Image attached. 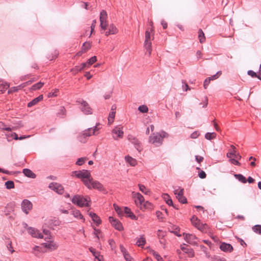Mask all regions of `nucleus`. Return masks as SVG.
Wrapping results in <instances>:
<instances>
[{
  "mask_svg": "<svg viewBox=\"0 0 261 261\" xmlns=\"http://www.w3.org/2000/svg\"><path fill=\"white\" fill-rule=\"evenodd\" d=\"M168 134L165 131L160 133H153L149 138V142L156 146H159L163 143V139L167 138Z\"/></svg>",
  "mask_w": 261,
  "mask_h": 261,
  "instance_id": "f257e3e1",
  "label": "nucleus"
},
{
  "mask_svg": "<svg viewBox=\"0 0 261 261\" xmlns=\"http://www.w3.org/2000/svg\"><path fill=\"white\" fill-rule=\"evenodd\" d=\"M241 156L238 152L236 147L233 145H229V162L234 165L241 166L239 161Z\"/></svg>",
  "mask_w": 261,
  "mask_h": 261,
  "instance_id": "f03ea898",
  "label": "nucleus"
},
{
  "mask_svg": "<svg viewBox=\"0 0 261 261\" xmlns=\"http://www.w3.org/2000/svg\"><path fill=\"white\" fill-rule=\"evenodd\" d=\"M72 202L80 207L89 206L90 202V198L88 196L84 197L82 195H74L71 199Z\"/></svg>",
  "mask_w": 261,
  "mask_h": 261,
  "instance_id": "7ed1b4c3",
  "label": "nucleus"
},
{
  "mask_svg": "<svg viewBox=\"0 0 261 261\" xmlns=\"http://www.w3.org/2000/svg\"><path fill=\"white\" fill-rule=\"evenodd\" d=\"M84 185L89 189H96L99 191L105 190L103 185L98 181L95 180L91 177L90 180L84 181Z\"/></svg>",
  "mask_w": 261,
  "mask_h": 261,
  "instance_id": "20e7f679",
  "label": "nucleus"
},
{
  "mask_svg": "<svg viewBox=\"0 0 261 261\" xmlns=\"http://www.w3.org/2000/svg\"><path fill=\"white\" fill-rule=\"evenodd\" d=\"M75 176L79 178H81L84 184V181L90 180L92 177L90 172L88 170H82L80 171H75L73 172Z\"/></svg>",
  "mask_w": 261,
  "mask_h": 261,
  "instance_id": "39448f33",
  "label": "nucleus"
},
{
  "mask_svg": "<svg viewBox=\"0 0 261 261\" xmlns=\"http://www.w3.org/2000/svg\"><path fill=\"white\" fill-rule=\"evenodd\" d=\"M108 15L105 10H102L100 13V27L103 30H106L108 26L107 22Z\"/></svg>",
  "mask_w": 261,
  "mask_h": 261,
  "instance_id": "423d86ee",
  "label": "nucleus"
},
{
  "mask_svg": "<svg viewBox=\"0 0 261 261\" xmlns=\"http://www.w3.org/2000/svg\"><path fill=\"white\" fill-rule=\"evenodd\" d=\"M77 101L81 103V110L85 114L89 115L92 113V109L86 101L83 99H79Z\"/></svg>",
  "mask_w": 261,
  "mask_h": 261,
  "instance_id": "0eeeda50",
  "label": "nucleus"
},
{
  "mask_svg": "<svg viewBox=\"0 0 261 261\" xmlns=\"http://www.w3.org/2000/svg\"><path fill=\"white\" fill-rule=\"evenodd\" d=\"M122 127L120 126H116L112 131L113 138L114 140H118V138H122L123 136Z\"/></svg>",
  "mask_w": 261,
  "mask_h": 261,
  "instance_id": "6e6552de",
  "label": "nucleus"
},
{
  "mask_svg": "<svg viewBox=\"0 0 261 261\" xmlns=\"http://www.w3.org/2000/svg\"><path fill=\"white\" fill-rule=\"evenodd\" d=\"M48 187L59 194H63L64 191L63 187L61 184L57 182H51L49 185Z\"/></svg>",
  "mask_w": 261,
  "mask_h": 261,
  "instance_id": "1a4fd4ad",
  "label": "nucleus"
},
{
  "mask_svg": "<svg viewBox=\"0 0 261 261\" xmlns=\"http://www.w3.org/2000/svg\"><path fill=\"white\" fill-rule=\"evenodd\" d=\"M174 194L180 202L181 203H187V198L184 196V189H180L179 187L178 189L174 190Z\"/></svg>",
  "mask_w": 261,
  "mask_h": 261,
  "instance_id": "9d476101",
  "label": "nucleus"
},
{
  "mask_svg": "<svg viewBox=\"0 0 261 261\" xmlns=\"http://www.w3.org/2000/svg\"><path fill=\"white\" fill-rule=\"evenodd\" d=\"M33 205L30 201L28 199H24L21 203V208L22 211L26 214L32 209Z\"/></svg>",
  "mask_w": 261,
  "mask_h": 261,
  "instance_id": "9b49d317",
  "label": "nucleus"
},
{
  "mask_svg": "<svg viewBox=\"0 0 261 261\" xmlns=\"http://www.w3.org/2000/svg\"><path fill=\"white\" fill-rule=\"evenodd\" d=\"M109 219L112 225L116 229L119 231H121L123 229L122 224L119 220L114 218L113 217H110Z\"/></svg>",
  "mask_w": 261,
  "mask_h": 261,
  "instance_id": "f8f14e48",
  "label": "nucleus"
},
{
  "mask_svg": "<svg viewBox=\"0 0 261 261\" xmlns=\"http://www.w3.org/2000/svg\"><path fill=\"white\" fill-rule=\"evenodd\" d=\"M132 196L135 199V203L137 205H141L144 202V197L140 193L133 192Z\"/></svg>",
  "mask_w": 261,
  "mask_h": 261,
  "instance_id": "ddd939ff",
  "label": "nucleus"
},
{
  "mask_svg": "<svg viewBox=\"0 0 261 261\" xmlns=\"http://www.w3.org/2000/svg\"><path fill=\"white\" fill-rule=\"evenodd\" d=\"M128 140L135 145L136 148L140 152L142 150L141 144L139 141L132 135H128Z\"/></svg>",
  "mask_w": 261,
  "mask_h": 261,
  "instance_id": "4468645a",
  "label": "nucleus"
},
{
  "mask_svg": "<svg viewBox=\"0 0 261 261\" xmlns=\"http://www.w3.org/2000/svg\"><path fill=\"white\" fill-rule=\"evenodd\" d=\"M183 236L185 237V240L188 243L192 245L196 244V240L197 238L195 235L190 233H184Z\"/></svg>",
  "mask_w": 261,
  "mask_h": 261,
  "instance_id": "2eb2a0df",
  "label": "nucleus"
},
{
  "mask_svg": "<svg viewBox=\"0 0 261 261\" xmlns=\"http://www.w3.org/2000/svg\"><path fill=\"white\" fill-rule=\"evenodd\" d=\"M29 233L34 238H43V236L37 229L30 227L28 229Z\"/></svg>",
  "mask_w": 261,
  "mask_h": 261,
  "instance_id": "dca6fc26",
  "label": "nucleus"
},
{
  "mask_svg": "<svg viewBox=\"0 0 261 261\" xmlns=\"http://www.w3.org/2000/svg\"><path fill=\"white\" fill-rule=\"evenodd\" d=\"M43 245L45 248H48L51 250H55L58 247V245L53 241H50L49 243H44L43 244Z\"/></svg>",
  "mask_w": 261,
  "mask_h": 261,
  "instance_id": "f3484780",
  "label": "nucleus"
},
{
  "mask_svg": "<svg viewBox=\"0 0 261 261\" xmlns=\"http://www.w3.org/2000/svg\"><path fill=\"white\" fill-rule=\"evenodd\" d=\"M124 212L127 215V217L130 218L131 219L135 220H137V217L135 215H134L133 213L132 212L131 210L129 208L127 207H124Z\"/></svg>",
  "mask_w": 261,
  "mask_h": 261,
  "instance_id": "a211bd4d",
  "label": "nucleus"
},
{
  "mask_svg": "<svg viewBox=\"0 0 261 261\" xmlns=\"http://www.w3.org/2000/svg\"><path fill=\"white\" fill-rule=\"evenodd\" d=\"M146 244V239L144 235L140 236V238H137V241L136 243V245L139 247H143Z\"/></svg>",
  "mask_w": 261,
  "mask_h": 261,
  "instance_id": "6ab92c4d",
  "label": "nucleus"
},
{
  "mask_svg": "<svg viewBox=\"0 0 261 261\" xmlns=\"http://www.w3.org/2000/svg\"><path fill=\"white\" fill-rule=\"evenodd\" d=\"M42 99H43V95H40L39 96H38L36 98H35L32 101L29 102L28 103L27 106H28V107L30 108V107H31L33 106H35L38 102H39V101L42 100Z\"/></svg>",
  "mask_w": 261,
  "mask_h": 261,
  "instance_id": "aec40b11",
  "label": "nucleus"
},
{
  "mask_svg": "<svg viewBox=\"0 0 261 261\" xmlns=\"http://www.w3.org/2000/svg\"><path fill=\"white\" fill-rule=\"evenodd\" d=\"M89 216L92 218V220L95 222L98 226L101 223V221L99 216H98L95 213L93 212H90Z\"/></svg>",
  "mask_w": 261,
  "mask_h": 261,
  "instance_id": "412c9836",
  "label": "nucleus"
},
{
  "mask_svg": "<svg viewBox=\"0 0 261 261\" xmlns=\"http://www.w3.org/2000/svg\"><path fill=\"white\" fill-rule=\"evenodd\" d=\"M22 172L28 177L35 178L36 176L34 173L28 168L23 169Z\"/></svg>",
  "mask_w": 261,
  "mask_h": 261,
  "instance_id": "4be33fe9",
  "label": "nucleus"
},
{
  "mask_svg": "<svg viewBox=\"0 0 261 261\" xmlns=\"http://www.w3.org/2000/svg\"><path fill=\"white\" fill-rule=\"evenodd\" d=\"M71 214L77 219L83 220V221L85 220L83 216L79 210H74L71 212Z\"/></svg>",
  "mask_w": 261,
  "mask_h": 261,
  "instance_id": "5701e85b",
  "label": "nucleus"
},
{
  "mask_svg": "<svg viewBox=\"0 0 261 261\" xmlns=\"http://www.w3.org/2000/svg\"><path fill=\"white\" fill-rule=\"evenodd\" d=\"M89 137V135H87L86 133L83 131L78 136V140L82 143H85L88 140V137Z\"/></svg>",
  "mask_w": 261,
  "mask_h": 261,
  "instance_id": "b1692460",
  "label": "nucleus"
},
{
  "mask_svg": "<svg viewBox=\"0 0 261 261\" xmlns=\"http://www.w3.org/2000/svg\"><path fill=\"white\" fill-rule=\"evenodd\" d=\"M180 248L185 253H188L190 257H192L194 256V252L192 249L182 246H181Z\"/></svg>",
  "mask_w": 261,
  "mask_h": 261,
  "instance_id": "393cba45",
  "label": "nucleus"
},
{
  "mask_svg": "<svg viewBox=\"0 0 261 261\" xmlns=\"http://www.w3.org/2000/svg\"><path fill=\"white\" fill-rule=\"evenodd\" d=\"M125 160L126 162L129 163L132 166H135L137 164V160L129 155L126 156L125 157Z\"/></svg>",
  "mask_w": 261,
  "mask_h": 261,
  "instance_id": "a878e982",
  "label": "nucleus"
},
{
  "mask_svg": "<svg viewBox=\"0 0 261 261\" xmlns=\"http://www.w3.org/2000/svg\"><path fill=\"white\" fill-rule=\"evenodd\" d=\"M99 128L97 127V125L94 127V128H89L87 130H84L85 133L87 135H89V137L95 134V133L97 131Z\"/></svg>",
  "mask_w": 261,
  "mask_h": 261,
  "instance_id": "bb28decb",
  "label": "nucleus"
},
{
  "mask_svg": "<svg viewBox=\"0 0 261 261\" xmlns=\"http://www.w3.org/2000/svg\"><path fill=\"white\" fill-rule=\"evenodd\" d=\"M144 47L146 50V53H148V56H149L151 54L152 46L151 42H144Z\"/></svg>",
  "mask_w": 261,
  "mask_h": 261,
  "instance_id": "cd10ccee",
  "label": "nucleus"
},
{
  "mask_svg": "<svg viewBox=\"0 0 261 261\" xmlns=\"http://www.w3.org/2000/svg\"><path fill=\"white\" fill-rule=\"evenodd\" d=\"M152 32H150V30L149 29H147L146 31H145V41L144 42H151V39L153 40L154 37L152 36V38L151 37V33Z\"/></svg>",
  "mask_w": 261,
  "mask_h": 261,
  "instance_id": "c85d7f7f",
  "label": "nucleus"
},
{
  "mask_svg": "<svg viewBox=\"0 0 261 261\" xmlns=\"http://www.w3.org/2000/svg\"><path fill=\"white\" fill-rule=\"evenodd\" d=\"M191 221L192 224L197 228L201 225V223L200 222V220L198 219V218L195 216H193L191 219Z\"/></svg>",
  "mask_w": 261,
  "mask_h": 261,
  "instance_id": "c756f323",
  "label": "nucleus"
},
{
  "mask_svg": "<svg viewBox=\"0 0 261 261\" xmlns=\"http://www.w3.org/2000/svg\"><path fill=\"white\" fill-rule=\"evenodd\" d=\"M234 176L237 179L242 183L245 184L247 182V180L245 177L241 174H234Z\"/></svg>",
  "mask_w": 261,
  "mask_h": 261,
  "instance_id": "7c9ffc66",
  "label": "nucleus"
},
{
  "mask_svg": "<svg viewBox=\"0 0 261 261\" xmlns=\"http://www.w3.org/2000/svg\"><path fill=\"white\" fill-rule=\"evenodd\" d=\"M163 198L164 199L166 203L169 206H173V203L172 199L167 194H164L163 195Z\"/></svg>",
  "mask_w": 261,
  "mask_h": 261,
  "instance_id": "2f4dec72",
  "label": "nucleus"
},
{
  "mask_svg": "<svg viewBox=\"0 0 261 261\" xmlns=\"http://www.w3.org/2000/svg\"><path fill=\"white\" fill-rule=\"evenodd\" d=\"M24 87V85H20L16 87H11L8 91V94L12 93L13 92H15L18 91L21 88Z\"/></svg>",
  "mask_w": 261,
  "mask_h": 261,
  "instance_id": "473e14b6",
  "label": "nucleus"
},
{
  "mask_svg": "<svg viewBox=\"0 0 261 261\" xmlns=\"http://www.w3.org/2000/svg\"><path fill=\"white\" fill-rule=\"evenodd\" d=\"M109 31L112 35L116 34L118 32V30L116 27L113 23L110 24L109 26Z\"/></svg>",
  "mask_w": 261,
  "mask_h": 261,
  "instance_id": "72a5a7b5",
  "label": "nucleus"
},
{
  "mask_svg": "<svg viewBox=\"0 0 261 261\" xmlns=\"http://www.w3.org/2000/svg\"><path fill=\"white\" fill-rule=\"evenodd\" d=\"M113 207L119 217H121L123 215V210L118 205H117L116 203H114Z\"/></svg>",
  "mask_w": 261,
  "mask_h": 261,
  "instance_id": "f704fd0d",
  "label": "nucleus"
},
{
  "mask_svg": "<svg viewBox=\"0 0 261 261\" xmlns=\"http://www.w3.org/2000/svg\"><path fill=\"white\" fill-rule=\"evenodd\" d=\"M91 44L89 42H85L82 45L81 49L82 51L85 53L87 52L89 49L91 48Z\"/></svg>",
  "mask_w": 261,
  "mask_h": 261,
  "instance_id": "c9c22d12",
  "label": "nucleus"
},
{
  "mask_svg": "<svg viewBox=\"0 0 261 261\" xmlns=\"http://www.w3.org/2000/svg\"><path fill=\"white\" fill-rule=\"evenodd\" d=\"M139 190L146 195H149L150 191L149 189H147L146 187L142 184H138Z\"/></svg>",
  "mask_w": 261,
  "mask_h": 261,
  "instance_id": "e433bc0d",
  "label": "nucleus"
},
{
  "mask_svg": "<svg viewBox=\"0 0 261 261\" xmlns=\"http://www.w3.org/2000/svg\"><path fill=\"white\" fill-rule=\"evenodd\" d=\"M198 38L201 43H203L205 40L204 34L201 29H199L198 31Z\"/></svg>",
  "mask_w": 261,
  "mask_h": 261,
  "instance_id": "4c0bfd02",
  "label": "nucleus"
},
{
  "mask_svg": "<svg viewBox=\"0 0 261 261\" xmlns=\"http://www.w3.org/2000/svg\"><path fill=\"white\" fill-rule=\"evenodd\" d=\"M43 85H44L43 83L39 82L33 85L31 87V89L33 91L40 89L43 86Z\"/></svg>",
  "mask_w": 261,
  "mask_h": 261,
  "instance_id": "58836bf2",
  "label": "nucleus"
},
{
  "mask_svg": "<svg viewBox=\"0 0 261 261\" xmlns=\"http://www.w3.org/2000/svg\"><path fill=\"white\" fill-rule=\"evenodd\" d=\"M220 249L221 250L224 251V252H227L228 251V244L225 243H221L220 242Z\"/></svg>",
  "mask_w": 261,
  "mask_h": 261,
  "instance_id": "ea45409f",
  "label": "nucleus"
},
{
  "mask_svg": "<svg viewBox=\"0 0 261 261\" xmlns=\"http://www.w3.org/2000/svg\"><path fill=\"white\" fill-rule=\"evenodd\" d=\"M89 249L96 258H97L99 261H102V259H103L102 256L99 255L98 253L96 252L94 249L92 248H90Z\"/></svg>",
  "mask_w": 261,
  "mask_h": 261,
  "instance_id": "a19ab883",
  "label": "nucleus"
},
{
  "mask_svg": "<svg viewBox=\"0 0 261 261\" xmlns=\"http://www.w3.org/2000/svg\"><path fill=\"white\" fill-rule=\"evenodd\" d=\"M252 229L255 233L261 234V225H255L252 227Z\"/></svg>",
  "mask_w": 261,
  "mask_h": 261,
  "instance_id": "79ce46f5",
  "label": "nucleus"
},
{
  "mask_svg": "<svg viewBox=\"0 0 261 261\" xmlns=\"http://www.w3.org/2000/svg\"><path fill=\"white\" fill-rule=\"evenodd\" d=\"M208 228V225L206 224L203 223H201V225H200L197 228L198 229L203 232H206Z\"/></svg>",
  "mask_w": 261,
  "mask_h": 261,
  "instance_id": "37998d69",
  "label": "nucleus"
},
{
  "mask_svg": "<svg viewBox=\"0 0 261 261\" xmlns=\"http://www.w3.org/2000/svg\"><path fill=\"white\" fill-rule=\"evenodd\" d=\"M216 137V134L215 133H207L205 135V139L211 140L214 139Z\"/></svg>",
  "mask_w": 261,
  "mask_h": 261,
  "instance_id": "c03bdc74",
  "label": "nucleus"
},
{
  "mask_svg": "<svg viewBox=\"0 0 261 261\" xmlns=\"http://www.w3.org/2000/svg\"><path fill=\"white\" fill-rule=\"evenodd\" d=\"M115 111H111L109 115L108 121L109 123H112L114 121L115 116Z\"/></svg>",
  "mask_w": 261,
  "mask_h": 261,
  "instance_id": "a18cd8bd",
  "label": "nucleus"
},
{
  "mask_svg": "<svg viewBox=\"0 0 261 261\" xmlns=\"http://www.w3.org/2000/svg\"><path fill=\"white\" fill-rule=\"evenodd\" d=\"M58 55V52L57 50H55L54 53H51L50 55L48 54L47 58L50 60H53L56 59Z\"/></svg>",
  "mask_w": 261,
  "mask_h": 261,
  "instance_id": "49530a36",
  "label": "nucleus"
},
{
  "mask_svg": "<svg viewBox=\"0 0 261 261\" xmlns=\"http://www.w3.org/2000/svg\"><path fill=\"white\" fill-rule=\"evenodd\" d=\"M5 186L7 189H11L14 188V184L13 181L8 180L5 182Z\"/></svg>",
  "mask_w": 261,
  "mask_h": 261,
  "instance_id": "de8ad7c7",
  "label": "nucleus"
},
{
  "mask_svg": "<svg viewBox=\"0 0 261 261\" xmlns=\"http://www.w3.org/2000/svg\"><path fill=\"white\" fill-rule=\"evenodd\" d=\"M7 244V247L11 253L14 252V250L13 248V247L12 246V242L11 241H9V239H8V241L6 242Z\"/></svg>",
  "mask_w": 261,
  "mask_h": 261,
  "instance_id": "09e8293b",
  "label": "nucleus"
},
{
  "mask_svg": "<svg viewBox=\"0 0 261 261\" xmlns=\"http://www.w3.org/2000/svg\"><path fill=\"white\" fill-rule=\"evenodd\" d=\"M151 252L158 261H161L163 259L161 255L155 251L152 250Z\"/></svg>",
  "mask_w": 261,
  "mask_h": 261,
  "instance_id": "8fccbe9b",
  "label": "nucleus"
},
{
  "mask_svg": "<svg viewBox=\"0 0 261 261\" xmlns=\"http://www.w3.org/2000/svg\"><path fill=\"white\" fill-rule=\"evenodd\" d=\"M66 110L63 106L60 107L59 112L57 113V115L59 117L63 116L65 114Z\"/></svg>",
  "mask_w": 261,
  "mask_h": 261,
  "instance_id": "3c124183",
  "label": "nucleus"
},
{
  "mask_svg": "<svg viewBox=\"0 0 261 261\" xmlns=\"http://www.w3.org/2000/svg\"><path fill=\"white\" fill-rule=\"evenodd\" d=\"M221 74V71H218L215 75H213L211 76L208 77L209 81H212L216 80L218 78V77Z\"/></svg>",
  "mask_w": 261,
  "mask_h": 261,
  "instance_id": "603ef678",
  "label": "nucleus"
},
{
  "mask_svg": "<svg viewBox=\"0 0 261 261\" xmlns=\"http://www.w3.org/2000/svg\"><path fill=\"white\" fill-rule=\"evenodd\" d=\"M97 61L96 57L93 56L90 58L87 61V63H88V65L89 66L92 65L93 63H94Z\"/></svg>",
  "mask_w": 261,
  "mask_h": 261,
  "instance_id": "864d4df0",
  "label": "nucleus"
},
{
  "mask_svg": "<svg viewBox=\"0 0 261 261\" xmlns=\"http://www.w3.org/2000/svg\"><path fill=\"white\" fill-rule=\"evenodd\" d=\"M138 110L142 113H146L147 112L148 109L147 106L142 105L139 107Z\"/></svg>",
  "mask_w": 261,
  "mask_h": 261,
  "instance_id": "5fc2aeb1",
  "label": "nucleus"
},
{
  "mask_svg": "<svg viewBox=\"0 0 261 261\" xmlns=\"http://www.w3.org/2000/svg\"><path fill=\"white\" fill-rule=\"evenodd\" d=\"M87 158H79L76 162V164L79 166L82 165L86 161Z\"/></svg>",
  "mask_w": 261,
  "mask_h": 261,
  "instance_id": "6e6d98bb",
  "label": "nucleus"
},
{
  "mask_svg": "<svg viewBox=\"0 0 261 261\" xmlns=\"http://www.w3.org/2000/svg\"><path fill=\"white\" fill-rule=\"evenodd\" d=\"M81 70H82L80 66H76L74 68L71 69V71L74 74H76Z\"/></svg>",
  "mask_w": 261,
  "mask_h": 261,
  "instance_id": "4d7b16f0",
  "label": "nucleus"
},
{
  "mask_svg": "<svg viewBox=\"0 0 261 261\" xmlns=\"http://www.w3.org/2000/svg\"><path fill=\"white\" fill-rule=\"evenodd\" d=\"M198 176L201 178V179H203V178H205L206 176V173H205V172H204L203 170H200L199 172V173H198Z\"/></svg>",
  "mask_w": 261,
  "mask_h": 261,
  "instance_id": "13d9d810",
  "label": "nucleus"
},
{
  "mask_svg": "<svg viewBox=\"0 0 261 261\" xmlns=\"http://www.w3.org/2000/svg\"><path fill=\"white\" fill-rule=\"evenodd\" d=\"M58 92V89H56L55 90V92H49L48 94V97H55V96H56L57 95V93Z\"/></svg>",
  "mask_w": 261,
  "mask_h": 261,
  "instance_id": "bf43d9fd",
  "label": "nucleus"
},
{
  "mask_svg": "<svg viewBox=\"0 0 261 261\" xmlns=\"http://www.w3.org/2000/svg\"><path fill=\"white\" fill-rule=\"evenodd\" d=\"M96 20H93L92 21V24H91V34L90 35L93 33V32L94 31V28L95 27V24H96Z\"/></svg>",
  "mask_w": 261,
  "mask_h": 261,
  "instance_id": "052dcab7",
  "label": "nucleus"
},
{
  "mask_svg": "<svg viewBox=\"0 0 261 261\" xmlns=\"http://www.w3.org/2000/svg\"><path fill=\"white\" fill-rule=\"evenodd\" d=\"M247 73L252 77H257L256 73L252 70H248Z\"/></svg>",
  "mask_w": 261,
  "mask_h": 261,
  "instance_id": "680f3d73",
  "label": "nucleus"
},
{
  "mask_svg": "<svg viewBox=\"0 0 261 261\" xmlns=\"http://www.w3.org/2000/svg\"><path fill=\"white\" fill-rule=\"evenodd\" d=\"M121 251L122 252L123 256H125V254H128L129 253L127 252L126 249L122 246H120Z\"/></svg>",
  "mask_w": 261,
  "mask_h": 261,
  "instance_id": "e2e57ef3",
  "label": "nucleus"
},
{
  "mask_svg": "<svg viewBox=\"0 0 261 261\" xmlns=\"http://www.w3.org/2000/svg\"><path fill=\"white\" fill-rule=\"evenodd\" d=\"M195 159L196 161L198 163H200L203 160V158L202 156H199V155H196L195 156Z\"/></svg>",
  "mask_w": 261,
  "mask_h": 261,
  "instance_id": "0e129e2a",
  "label": "nucleus"
},
{
  "mask_svg": "<svg viewBox=\"0 0 261 261\" xmlns=\"http://www.w3.org/2000/svg\"><path fill=\"white\" fill-rule=\"evenodd\" d=\"M210 82H211V81L208 80V77L205 80V81L204 82V83H203V87H204V89H206L207 88V87L208 86V85L210 84Z\"/></svg>",
  "mask_w": 261,
  "mask_h": 261,
  "instance_id": "69168bd1",
  "label": "nucleus"
},
{
  "mask_svg": "<svg viewBox=\"0 0 261 261\" xmlns=\"http://www.w3.org/2000/svg\"><path fill=\"white\" fill-rule=\"evenodd\" d=\"M124 257L126 261H133V258L130 256L129 254H125Z\"/></svg>",
  "mask_w": 261,
  "mask_h": 261,
  "instance_id": "338daca9",
  "label": "nucleus"
},
{
  "mask_svg": "<svg viewBox=\"0 0 261 261\" xmlns=\"http://www.w3.org/2000/svg\"><path fill=\"white\" fill-rule=\"evenodd\" d=\"M212 261H226L225 259L220 258L218 256H214Z\"/></svg>",
  "mask_w": 261,
  "mask_h": 261,
  "instance_id": "774afa93",
  "label": "nucleus"
}]
</instances>
